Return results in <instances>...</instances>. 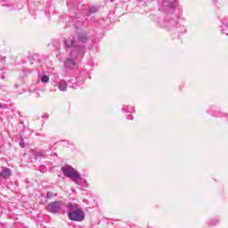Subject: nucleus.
<instances>
[{
  "label": "nucleus",
  "mask_w": 228,
  "mask_h": 228,
  "mask_svg": "<svg viewBox=\"0 0 228 228\" xmlns=\"http://www.w3.org/2000/svg\"><path fill=\"white\" fill-rule=\"evenodd\" d=\"M129 119H130V120H133V116H130Z\"/></svg>",
  "instance_id": "obj_13"
},
{
  "label": "nucleus",
  "mask_w": 228,
  "mask_h": 228,
  "mask_svg": "<svg viewBox=\"0 0 228 228\" xmlns=\"http://www.w3.org/2000/svg\"><path fill=\"white\" fill-rule=\"evenodd\" d=\"M61 170L64 175L71 179V181L73 183H76V184L81 185L86 183V180L83 179L81 175L77 173V171L74 169V167L70 166H65L61 168Z\"/></svg>",
  "instance_id": "obj_2"
},
{
  "label": "nucleus",
  "mask_w": 228,
  "mask_h": 228,
  "mask_svg": "<svg viewBox=\"0 0 228 228\" xmlns=\"http://www.w3.org/2000/svg\"><path fill=\"white\" fill-rule=\"evenodd\" d=\"M61 208V202L60 201L51 202L46 207V209L47 211H49V213H58V211H60Z\"/></svg>",
  "instance_id": "obj_4"
},
{
  "label": "nucleus",
  "mask_w": 228,
  "mask_h": 228,
  "mask_svg": "<svg viewBox=\"0 0 228 228\" xmlns=\"http://www.w3.org/2000/svg\"><path fill=\"white\" fill-rule=\"evenodd\" d=\"M26 146L25 142H24V139H21L20 141V147H21L22 149H24V147Z\"/></svg>",
  "instance_id": "obj_10"
},
{
  "label": "nucleus",
  "mask_w": 228,
  "mask_h": 228,
  "mask_svg": "<svg viewBox=\"0 0 228 228\" xmlns=\"http://www.w3.org/2000/svg\"><path fill=\"white\" fill-rule=\"evenodd\" d=\"M30 152H32V154H35V157L37 158V156H42V154L40 152H37L35 151V150H30Z\"/></svg>",
  "instance_id": "obj_9"
},
{
  "label": "nucleus",
  "mask_w": 228,
  "mask_h": 228,
  "mask_svg": "<svg viewBox=\"0 0 228 228\" xmlns=\"http://www.w3.org/2000/svg\"><path fill=\"white\" fill-rule=\"evenodd\" d=\"M59 90H61V92H67V82H65V80L60 81Z\"/></svg>",
  "instance_id": "obj_7"
},
{
  "label": "nucleus",
  "mask_w": 228,
  "mask_h": 228,
  "mask_svg": "<svg viewBox=\"0 0 228 228\" xmlns=\"http://www.w3.org/2000/svg\"><path fill=\"white\" fill-rule=\"evenodd\" d=\"M124 111H133V109H129V106L123 107Z\"/></svg>",
  "instance_id": "obj_12"
},
{
  "label": "nucleus",
  "mask_w": 228,
  "mask_h": 228,
  "mask_svg": "<svg viewBox=\"0 0 228 228\" xmlns=\"http://www.w3.org/2000/svg\"><path fill=\"white\" fill-rule=\"evenodd\" d=\"M89 12H90V13H95V12H97V8H95V7L90 8Z\"/></svg>",
  "instance_id": "obj_11"
},
{
  "label": "nucleus",
  "mask_w": 228,
  "mask_h": 228,
  "mask_svg": "<svg viewBox=\"0 0 228 228\" xmlns=\"http://www.w3.org/2000/svg\"><path fill=\"white\" fill-rule=\"evenodd\" d=\"M86 40H88V38L85 34L78 35L77 38L73 37L72 39H65L64 44L66 47H73L71 58H76V53H78V54H83V44H85Z\"/></svg>",
  "instance_id": "obj_1"
},
{
  "label": "nucleus",
  "mask_w": 228,
  "mask_h": 228,
  "mask_svg": "<svg viewBox=\"0 0 228 228\" xmlns=\"http://www.w3.org/2000/svg\"><path fill=\"white\" fill-rule=\"evenodd\" d=\"M3 106L1 105V103H0V108H2Z\"/></svg>",
  "instance_id": "obj_14"
},
{
  "label": "nucleus",
  "mask_w": 228,
  "mask_h": 228,
  "mask_svg": "<svg viewBox=\"0 0 228 228\" xmlns=\"http://www.w3.org/2000/svg\"><path fill=\"white\" fill-rule=\"evenodd\" d=\"M12 175V170L7 167H3L2 171L0 172V177L6 179V177H10Z\"/></svg>",
  "instance_id": "obj_5"
},
{
  "label": "nucleus",
  "mask_w": 228,
  "mask_h": 228,
  "mask_svg": "<svg viewBox=\"0 0 228 228\" xmlns=\"http://www.w3.org/2000/svg\"><path fill=\"white\" fill-rule=\"evenodd\" d=\"M69 220H73V222H83L85 220V212L77 208L69 213Z\"/></svg>",
  "instance_id": "obj_3"
},
{
  "label": "nucleus",
  "mask_w": 228,
  "mask_h": 228,
  "mask_svg": "<svg viewBox=\"0 0 228 228\" xmlns=\"http://www.w3.org/2000/svg\"><path fill=\"white\" fill-rule=\"evenodd\" d=\"M42 83H49V77L45 75L41 77Z\"/></svg>",
  "instance_id": "obj_8"
},
{
  "label": "nucleus",
  "mask_w": 228,
  "mask_h": 228,
  "mask_svg": "<svg viewBox=\"0 0 228 228\" xmlns=\"http://www.w3.org/2000/svg\"><path fill=\"white\" fill-rule=\"evenodd\" d=\"M66 69H76L77 64L76 61H74V59H67L64 63Z\"/></svg>",
  "instance_id": "obj_6"
}]
</instances>
